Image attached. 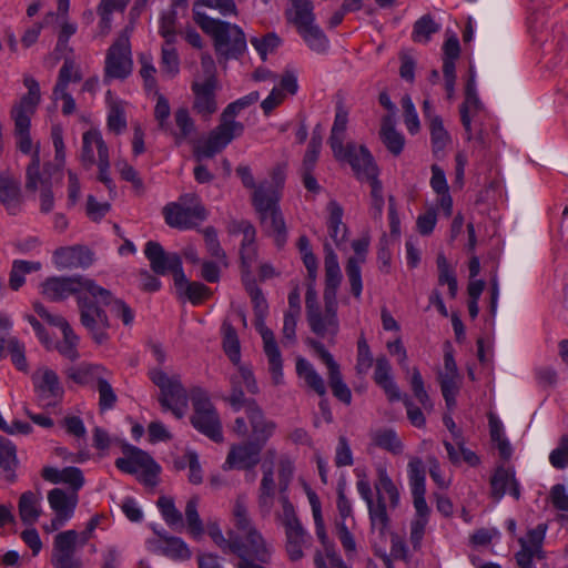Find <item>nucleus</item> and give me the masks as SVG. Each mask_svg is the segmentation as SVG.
I'll return each instance as SVG.
<instances>
[{"mask_svg": "<svg viewBox=\"0 0 568 568\" xmlns=\"http://www.w3.org/2000/svg\"><path fill=\"white\" fill-rule=\"evenodd\" d=\"M357 491L367 504L371 532L377 535L379 541H385L390 528L386 499H388V507L390 509L397 508L399 505V491L384 467L377 468V480L374 484L376 490L375 499L366 474L357 473Z\"/></svg>", "mask_w": 568, "mask_h": 568, "instance_id": "f257e3e1", "label": "nucleus"}, {"mask_svg": "<svg viewBox=\"0 0 568 568\" xmlns=\"http://www.w3.org/2000/svg\"><path fill=\"white\" fill-rule=\"evenodd\" d=\"M209 535L223 552L236 555V568H265L272 560V548L258 531H251L247 542L235 531H229L225 538L217 525L209 526Z\"/></svg>", "mask_w": 568, "mask_h": 568, "instance_id": "f03ea898", "label": "nucleus"}, {"mask_svg": "<svg viewBox=\"0 0 568 568\" xmlns=\"http://www.w3.org/2000/svg\"><path fill=\"white\" fill-rule=\"evenodd\" d=\"M195 23L209 34L214 42V49L219 58L239 59L246 50L244 31L236 24L213 19L207 14L194 11Z\"/></svg>", "mask_w": 568, "mask_h": 568, "instance_id": "7ed1b4c3", "label": "nucleus"}, {"mask_svg": "<svg viewBox=\"0 0 568 568\" xmlns=\"http://www.w3.org/2000/svg\"><path fill=\"white\" fill-rule=\"evenodd\" d=\"M42 294L51 302H61L73 295L79 304V296L90 295L92 298L108 301L111 291L98 285L93 280L82 275L52 276L42 283Z\"/></svg>", "mask_w": 568, "mask_h": 568, "instance_id": "20e7f679", "label": "nucleus"}, {"mask_svg": "<svg viewBox=\"0 0 568 568\" xmlns=\"http://www.w3.org/2000/svg\"><path fill=\"white\" fill-rule=\"evenodd\" d=\"M104 516L97 514L88 521L85 529L78 532L69 529L57 534L53 538L50 562L53 568H82L81 558L77 555L78 541L83 546L91 538Z\"/></svg>", "mask_w": 568, "mask_h": 568, "instance_id": "39448f33", "label": "nucleus"}, {"mask_svg": "<svg viewBox=\"0 0 568 568\" xmlns=\"http://www.w3.org/2000/svg\"><path fill=\"white\" fill-rule=\"evenodd\" d=\"M151 382L159 387L158 400L164 412H171L181 419L187 409L189 395L179 375L169 376L160 367H153L148 373Z\"/></svg>", "mask_w": 568, "mask_h": 568, "instance_id": "423d86ee", "label": "nucleus"}, {"mask_svg": "<svg viewBox=\"0 0 568 568\" xmlns=\"http://www.w3.org/2000/svg\"><path fill=\"white\" fill-rule=\"evenodd\" d=\"M251 301L254 310L255 327L263 339L264 352L268 359L272 381L275 385H280L283 382V362L275 335L273 331L265 325V317L268 310L266 298L262 292L251 297Z\"/></svg>", "mask_w": 568, "mask_h": 568, "instance_id": "0eeeda50", "label": "nucleus"}, {"mask_svg": "<svg viewBox=\"0 0 568 568\" xmlns=\"http://www.w3.org/2000/svg\"><path fill=\"white\" fill-rule=\"evenodd\" d=\"M190 396L194 409L191 416L192 426L211 440L222 443V423L207 393L201 387H194L191 389Z\"/></svg>", "mask_w": 568, "mask_h": 568, "instance_id": "6e6552de", "label": "nucleus"}, {"mask_svg": "<svg viewBox=\"0 0 568 568\" xmlns=\"http://www.w3.org/2000/svg\"><path fill=\"white\" fill-rule=\"evenodd\" d=\"M201 67L205 78L203 81L195 80L191 84L194 95L192 109L202 118L207 119L217 111L216 91L219 80L215 63L211 57H203Z\"/></svg>", "mask_w": 568, "mask_h": 568, "instance_id": "1a4fd4ad", "label": "nucleus"}, {"mask_svg": "<svg viewBox=\"0 0 568 568\" xmlns=\"http://www.w3.org/2000/svg\"><path fill=\"white\" fill-rule=\"evenodd\" d=\"M277 195L264 199L262 194L252 195V205L256 211L262 231L272 236L277 247H283L287 240V230Z\"/></svg>", "mask_w": 568, "mask_h": 568, "instance_id": "9d476101", "label": "nucleus"}, {"mask_svg": "<svg viewBox=\"0 0 568 568\" xmlns=\"http://www.w3.org/2000/svg\"><path fill=\"white\" fill-rule=\"evenodd\" d=\"M308 501L312 507L315 531L323 546V551L316 550L314 564L316 568H349L336 552L335 546L329 541L325 530V524L322 515L321 501L316 493L307 491Z\"/></svg>", "mask_w": 568, "mask_h": 568, "instance_id": "9b49d317", "label": "nucleus"}, {"mask_svg": "<svg viewBox=\"0 0 568 568\" xmlns=\"http://www.w3.org/2000/svg\"><path fill=\"white\" fill-rule=\"evenodd\" d=\"M100 301L92 298L90 295L85 297L79 296L80 322L87 328L92 339L101 345L109 339L108 328L110 321L106 312L99 305Z\"/></svg>", "mask_w": 568, "mask_h": 568, "instance_id": "f8f14e48", "label": "nucleus"}, {"mask_svg": "<svg viewBox=\"0 0 568 568\" xmlns=\"http://www.w3.org/2000/svg\"><path fill=\"white\" fill-rule=\"evenodd\" d=\"M244 125L237 121L222 120V123L213 129L207 139L195 146L194 156L197 161L212 159L225 149L234 138L242 135Z\"/></svg>", "mask_w": 568, "mask_h": 568, "instance_id": "ddd939ff", "label": "nucleus"}, {"mask_svg": "<svg viewBox=\"0 0 568 568\" xmlns=\"http://www.w3.org/2000/svg\"><path fill=\"white\" fill-rule=\"evenodd\" d=\"M144 254L156 275L163 276L171 273L174 282L184 281L182 260L178 253L165 252L159 242L149 241L144 246Z\"/></svg>", "mask_w": 568, "mask_h": 568, "instance_id": "4468645a", "label": "nucleus"}, {"mask_svg": "<svg viewBox=\"0 0 568 568\" xmlns=\"http://www.w3.org/2000/svg\"><path fill=\"white\" fill-rule=\"evenodd\" d=\"M131 45L128 30L109 48L105 59V77L125 79L132 71Z\"/></svg>", "mask_w": 568, "mask_h": 568, "instance_id": "2eb2a0df", "label": "nucleus"}, {"mask_svg": "<svg viewBox=\"0 0 568 568\" xmlns=\"http://www.w3.org/2000/svg\"><path fill=\"white\" fill-rule=\"evenodd\" d=\"M333 155L337 161L348 163L356 178L362 181L378 170L368 149L355 142L342 145L341 152Z\"/></svg>", "mask_w": 568, "mask_h": 568, "instance_id": "dca6fc26", "label": "nucleus"}, {"mask_svg": "<svg viewBox=\"0 0 568 568\" xmlns=\"http://www.w3.org/2000/svg\"><path fill=\"white\" fill-rule=\"evenodd\" d=\"M306 344L317 354L322 362L328 369V383L332 388L333 395L346 405L352 402V393L348 386L343 382L339 365L335 362L332 354L324 347V345L308 337Z\"/></svg>", "mask_w": 568, "mask_h": 568, "instance_id": "f3484780", "label": "nucleus"}, {"mask_svg": "<svg viewBox=\"0 0 568 568\" xmlns=\"http://www.w3.org/2000/svg\"><path fill=\"white\" fill-rule=\"evenodd\" d=\"M206 210L201 203L184 206L181 203H169L163 207L165 223L175 229L187 230L196 225L197 221L206 219Z\"/></svg>", "mask_w": 568, "mask_h": 568, "instance_id": "a211bd4d", "label": "nucleus"}, {"mask_svg": "<svg viewBox=\"0 0 568 568\" xmlns=\"http://www.w3.org/2000/svg\"><path fill=\"white\" fill-rule=\"evenodd\" d=\"M264 447L247 440L233 445L227 454L224 469H252L260 463V455Z\"/></svg>", "mask_w": 568, "mask_h": 568, "instance_id": "6ab92c4d", "label": "nucleus"}, {"mask_svg": "<svg viewBox=\"0 0 568 568\" xmlns=\"http://www.w3.org/2000/svg\"><path fill=\"white\" fill-rule=\"evenodd\" d=\"M245 414L251 425L252 439L264 447L276 429V423L267 419L255 400L247 402Z\"/></svg>", "mask_w": 568, "mask_h": 568, "instance_id": "aec40b11", "label": "nucleus"}, {"mask_svg": "<svg viewBox=\"0 0 568 568\" xmlns=\"http://www.w3.org/2000/svg\"><path fill=\"white\" fill-rule=\"evenodd\" d=\"M53 257L59 268H85L93 263V253L82 245L59 247Z\"/></svg>", "mask_w": 568, "mask_h": 568, "instance_id": "412c9836", "label": "nucleus"}, {"mask_svg": "<svg viewBox=\"0 0 568 568\" xmlns=\"http://www.w3.org/2000/svg\"><path fill=\"white\" fill-rule=\"evenodd\" d=\"M123 453L130 455L136 468L142 470L141 480L145 485L155 486L158 484L161 467L146 452L132 445H124Z\"/></svg>", "mask_w": 568, "mask_h": 568, "instance_id": "4be33fe9", "label": "nucleus"}, {"mask_svg": "<svg viewBox=\"0 0 568 568\" xmlns=\"http://www.w3.org/2000/svg\"><path fill=\"white\" fill-rule=\"evenodd\" d=\"M32 381L36 392L42 399L62 397L63 388L54 371L47 367L39 368L33 373Z\"/></svg>", "mask_w": 568, "mask_h": 568, "instance_id": "5701e85b", "label": "nucleus"}, {"mask_svg": "<svg viewBox=\"0 0 568 568\" xmlns=\"http://www.w3.org/2000/svg\"><path fill=\"white\" fill-rule=\"evenodd\" d=\"M390 372L392 366L386 356H378L375 362V371L373 376L374 382L385 392L387 398L390 402L400 400V390L396 383L393 381Z\"/></svg>", "mask_w": 568, "mask_h": 568, "instance_id": "b1692460", "label": "nucleus"}, {"mask_svg": "<svg viewBox=\"0 0 568 568\" xmlns=\"http://www.w3.org/2000/svg\"><path fill=\"white\" fill-rule=\"evenodd\" d=\"M263 477L258 488L257 505L262 516H268L274 505L276 484L272 466L262 465Z\"/></svg>", "mask_w": 568, "mask_h": 568, "instance_id": "393cba45", "label": "nucleus"}, {"mask_svg": "<svg viewBox=\"0 0 568 568\" xmlns=\"http://www.w3.org/2000/svg\"><path fill=\"white\" fill-rule=\"evenodd\" d=\"M0 202L11 214H16L20 205V182L9 172L0 174Z\"/></svg>", "mask_w": 568, "mask_h": 568, "instance_id": "a878e982", "label": "nucleus"}, {"mask_svg": "<svg viewBox=\"0 0 568 568\" xmlns=\"http://www.w3.org/2000/svg\"><path fill=\"white\" fill-rule=\"evenodd\" d=\"M325 288L324 293H337L343 275L338 258L331 244H324Z\"/></svg>", "mask_w": 568, "mask_h": 568, "instance_id": "bb28decb", "label": "nucleus"}, {"mask_svg": "<svg viewBox=\"0 0 568 568\" xmlns=\"http://www.w3.org/2000/svg\"><path fill=\"white\" fill-rule=\"evenodd\" d=\"M379 136L387 150L395 156H398L404 149L405 138L396 131L393 114H387L382 119Z\"/></svg>", "mask_w": 568, "mask_h": 568, "instance_id": "cd10ccee", "label": "nucleus"}, {"mask_svg": "<svg viewBox=\"0 0 568 568\" xmlns=\"http://www.w3.org/2000/svg\"><path fill=\"white\" fill-rule=\"evenodd\" d=\"M286 179V164L278 163L271 171V181H262L252 193V195L262 194L264 199L277 195V200L282 197V191Z\"/></svg>", "mask_w": 568, "mask_h": 568, "instance_id": "c85d7f7f", "label": "nucleus"}, {"mask_svg": "<svg viewBox=\"0 0 568 568\" xmlns=\"http://www.w3.org/2000/svg\"><path fill=\"white\" fill-rule=\"evenodd\" d=\"M48 501L55 515H61L63 518H71L78 505V494H68L61 488H54L49 491Z\"/></svg>", "mask_w": 568, "mask_h": 568, "instance_id": "c756f323", "label": "nucleus"}, {"mask_svg": "<svg viewBox=\"0 0 568 568\" xmlns=\"http://www.w3.org/2000/svg\"><path fill=\"white\" fill-rule=\"evenodd\" d=\"M17 466L16 446L9 439L0 436V475L8 481H14Z\"/></svg>", "mask_w": 568, "mask_h": 568, "instance_id": "7c9ffc66", "label": "nucleus"}, {"mask_svg": "<svg viewBox=\"0 0 568 568\" xmlns=\"http://www.w3.org/2000/svg\"><path fill=\"white\" fill-rule=\"evenodd\" d=\"M285 549L290 560L297 561L303 558V547L307 541V532L302 524L285 528Z\"/></svg>", "mask_w": 568, "mask_h": 568, "instance_id": "2f4dec72", "label": "nucleus"}, {"mask_svg": "<svg viewBox=\"0 0 568 568\" xmlns=\"http://www.w3.org/2000/svg\"><path fill=\"white\" fill-rule=\"evenodd\" d=\"M291 8L285 12L288 22L296 29L315 21L314 7L311 0H290Z\"/></svg>", "mask_w": 568, "mask_h": 568, "instance_id": "473e14b6", "label": "nucleus"}, {"mask_svg": "<svg viewBox=\"0 0 568 568\" xmlns=\"http://www.w3.org/2000/svg\"><path fill=\"white\" fill-rule=\"evenodd\" d=\"M337 293H324L325 313L321 314L322 332L315 333L321 337H325L327 334L336 335L338 331L337 320Z\"/></svg>", "mask_w": 568, "mask_h": 568, "instance_id": "72a5a7b5", "label": "nucleus"}, {"mask_svg": "<svg viewBox=\"0 0 568 568\" xmlns=\"http://www.w3.org/2000/svg\"><path fill=\"white\" fill-rule=\"evenodd\" d=\"M307 47L317 53H324L329 47V41L324 31L314 22L296 29Z\"/></svg>", "mask_w": 568, "mask_h": 568, "instance_id": "f704fd0d", "label": "nucleus"}, {"mask_svg": "<svg viewBox=\"0 0 568 568\" xmlns=\"http://www.w3.org/2000/svg\"><path fill=\"white\" fill-rule=\"evenodd\" d=\"M327 209L329 211L327 221L328 233L334 243L339 246L345 242L347 234V227L342 221L344 211L336 201H331Z\"/></svg>", "mask_w": 568, "mask_h": 568, "instance_id": "c9c22d12", "label": "nucleus"}, {"mask_svg": "<svg viewBox=\"0 0 568 568\" xmlns=\"http://www.w3.org/2000/svg\"><path fill=\"white\" fill-rule=\"evenodd\" d=\"M239 231L243 233V241L240 251L242 266L248 270L255 257L254 241L256 231L248 221L244 220L239 223Z\"/></svg>", "mask_w": 568, "mask_h": 568, "instance_id": "e433bc0d", "label": "nucleus"}, {"mask_svg": "<svg viewBox=\"0 0 568 568\" xmlns=\"http://www.w3.org/2000/svg\"><path fill=\"white\" fill-rule=\"evenodd\" d=\"M296 373L303 377L310 388H312L318 396L323 397L326 394V386L322 376L315 371L313 365L305 358H297Z\"/></svg>", "mask_w": 568, "mask_h": 568, "instance_id": "4c0bfd02", "label": "nucleus"}, {"mask_svg": "<svg viewBox=\"0 0 568 568\" xmlns=\"http://www.w3.org/2000/svg\"><path fill=\"white\" fill-rule=\"evenodd\" d=\"M180 295H184L192 304L197 305L212 295V291L201 282H190L184 275V281L174 282Z\"/></svg>", "mask_w": 568, "mask_h": 568, "instance_id": "58836bf2", "label": "nucleus"}, {"mask_svg": "<svg viewBox=\"0 0 568 568\" xmlns=\"http://www.w3.org/2000/svg\"><path fill=\"white\" fill-rule=\"evenodd\" d=\"M505 495L515 500L521 497V485L516 477L514 466L499 467V499Z\"/></svg>", "mask_w": 568, "mask_h": 568, "instance_id": "ea45409f", "label": "nucleus"}, {"mask_svg": "<svg viewBox=\"0 0 568 568\" xmlns=\"http://www.w3.org/2000/svg\"><path fill=\"white\" fill-rule=\"evenodd\" d=\"M23 84L28 89V92L20 99L19 103L16 104L12 109L34 113L41 100L40 85L38 81L31 75L24 77Z\"/></svg>", "mask_w": 568, "mask_h": 568, "instance_id": "a19ab883", "label": "nucleus"}, {"mask_svg": "<svg viewBox=\"0 0 568 568\" xmlns=\"http://www.w3.org/2000/svg\"><path fill=\"white\" fill-rule=\"evenodd\" d=\"M18 507L21 520L24 524H34L40 516V497L28 490L20 496Z\"/></svg>", "mask_w": 568, "mask_h": 568, "instance_id": "79ce46f5", "label": "nucleus"}, {"mask_svg": "<svg viewBox=\"0 0 568 568\" xmlns=\"http://www.w3.org/2000/svg\"><path fill=\"white\" fill-rule=\"evenodd\" d=\"M347 122V111L342 106H337L331 135L328 138V144L333 153L341 152V146L344 145Z\"/></svg>", "mask_w": 568, "mask_h": 568, "instance_id": "37998d69", "label": "nucleus"}, {"mask_svg": "<svg viewBox=\"0 0 568 568\" xmlns=\"http://www.w3.org/2000/svg\"><path fill=\"white\" fill-rule=\"evenodd\" d=\"M373 444L382 449H385L394 455L403 452V444L399 440L396 432L392 428H381L371 434Z\"/></svg>", "mask_w": 568, "mask_h": 568, "instance_id": "c03bdc74", "label": "nucleus"}, {"mask_svg": "<svg viewBox=\"0 0 568 568\" xmlns=\"http://www.w3.org/2000/svg\"><path fill=\"white\" fill-rule=\"evenodd\" d=\"M223 349L233 364H239L241 359V346L236 329L226 321L222 324Z\"/></svg>", "mask_w": 568, "mask_h": 568, "instance_id": "a18cd8bd", "label": "nucleus"}, {"mask_svg": "<svg viewBox=\"0 0 568 568\" xmlns=\"http://www.w3.org/2000/svg\"><path fill=\"white\" fill-rule=\"evenodd\" d=\"M478 104V98L476 95L475 90V81L474 77L470 75V78L467 80L466 87H465V101L462 103L459 108L460 113V121L462 124L467 133V139H470L471 134V123H470V116H469V105L477 106Z\"/></svg>", "mask_w": 568, "mask_h": 568, "instance_id": "49530a36", "label": "nucleus"}, {"mask_svg": "<svg viewBox=\"0 0 568 568\" xmlns=\"http://www.w3.org/2000/svg\"><path fill=\"white\" fill-rule=\"evenodd\" d=\"M104 368L100 365L93 364H81L78 367H71L67 371L68 378L72 379L74 383L80 385H88L93 381L98 382V376H101V373Z\"/></svg>", "mask_w": 568, "mask_h": 568, "instance_id": "de8ad7c7", "label": "nucleus"}, {"mask_svg": "<svg viewBox=\"0 0 568 568\" xmlns=\"http://www.w3.org/2000/svg\"><path fill=\"white\" fill-rule=\"evenodd\" d=\"M408 477L413 498L425 496V467L419 458H413L408 463Z\"/></svg>", "mask_w": 568, "mask_h": 568, "instance_id": "09e8293b", "label": "nucleus"}, {"mask_svg": "<svg viewBox=\"0 0 568 568\" xmlns=\"http://www.w3.org/2000/svg\"><path fill=\"white\" fill-rule=\"evenodd\" d=\"M364 262V257H348L345 265L346 276L351 285V293L357 300H359L363 291L362 264Z\"/></svg>", "mask_w": 568, "mask_h": 568, "instance_id": "8fccbe9b", "label": "nucleus"}, {"mask_svg": "<svg viewBox=\"0 0 568 568\" xmlns=\"http://www.w3.org/2000/svg\"><path fill=\"white\" fill-rule=\"evenodd\" d=\"M306 316L313 333L322 332L321 312L317 304V294L312 283L307 285L305 294Z\"/></svg>", "mask_w": 568, "mask_h": 568, "instance_id": "3c124183", "label": "nucleus"}, {"mask_svg": "<svg viewBox=\"0 0 568 568\" xmlns=\"http://www.w3.org/2000/svg\"><path fill=\"white\" fill-rule=\"evenodd\" d=\"M41 268L40 262H29L16 260L12 263L9 285L13 291H18L24 284V275Z\"/></svg>", "mask_w": 568, "mask_h": 568, "instance_id": "603ef678", "label": "nucleus"}, {"mask_svg": "<svg viewBox=\"0 0 568 568\" xmlns=\"http://www.w3.org/2000/svg\"><path fill=\"white\" fill-rule=\"evenodd\" d=\"M364 180L371 184V215L374 220H381L384 209L383 185L378 180V170Z\"/></svg>", "mask_w": 568, "mask_h": 568, "instance_id": "864d4df0", "label": "nucleus"}, {"mask_svg": "<svg viewBox=\"0 0 568 568\" xmlns=\"http://www.w3.org/2000/svg\"><path fill=\"white\" fill-rule=\"evenodd\" d=\"M439 29V24L434 21L432 16L425 14L414 23L412 39L414 42L427 43L432 34L438 32Z\"/></svg>", "mask_w": 568, "mask_h": 568, "instance_id": "5fc2aeb1", "label": "nucleus"}, {"mask_svg": "<svg viewBox=\"0 0 568 568\" xmlns=\"http://www.w3.org/2000/svg\"><path fill=\"white\" fill-rule=\"evenodd\" d=\"M162 555L173 559H189L191 551L187 545L179 537H164L163 542L159 545Z\"/></svg>", "mask_w": 568, "mask_h": 568, "instance_id": "6e6d98bb", "label": "nucleus"}, {"mask_svg": "<svg viewBox=\"0 0 568 568\" xmlns=\"http://www.w3.org/2000/svg\"><path fill=\"white\" fill-rule=\"evenodd\" d=\"M546 531L547 525L539 524L535 528L530 529L525 538L520 539L521 547L531 549L535 554H537V559H542L545 557L542 544L546 537Z\"/></svg>", "mask_w": 568, "mask_h": 568, "instance_id": "4d7b16f0", "label": "nucleus"}, {"mask_svg": "<svg viewBox=\"0 0 568 568\" xmlns=\"http://www.w3.org/2000/svg\"><path fill=\"white\" fill-rule=\"evenodd\" d=\"M156 505L165 523L173 528L183 527V517L181 511L175 507L174 500L168 496H161Z\"/></svg>", "mask_w": 568, "mask_h": 568, "instance_id": "13d9d810", "label": "nucleus"}, {"mask_svg": "<svg viewBox=\"0 0 568 568\" xmlns=\"http://www.w3.org/2000/svg\"><path fill=\"white\" fill-rule=\"evenodd\" d=\"M161 71L169 78H174L180 72V58L173 44H164L161 49Z\"/></svg>", "mask_w": 568, "mask_h": 568, "instance_id": "bf43d9fd", "label": "nucleus"}, {"mask_svg": "<svg viewBox=\"0 0 568 568\" xmlns=\"http://www.w3.org/2000/svg\"><path fill=\"white\" fill-rule=\"evenodd\" d=\"M175 124L179 128V132H174L176 144H181L183 140L187 139L192 133L195 132V124L193 119L190 116L189 110L180 108L174 113Z\"/></svg>", "mask_w": 568, "mask_h": 568, "instance_id": "052dcab7", "label": "nucleus"}, {"mask_svg": "<svg viewBox=\"0 0 568 568\" xmlns=\"http://www.w3.org/2000/svg\"><path fill=\"white\" fill-rule=\"evenodd\" d=\"M178 7L171 6V8L164 11L160 19L159 33L164 38L166 44H174L176 40V19H178Z\"/></svg>", "mask_w": 568, "mask_h": 568, "instance_id": "680f3d73", "label": "nucleus"}, {"mask_svg": "<svg viewBox=\"0 0 568 568\" xmlns=\"http://www.w3.org/2000/svg\"><path fill=\"white\" fill-rule=\"evenodd\" d=\"M199 498L196 496L190 498L185 506V518L190 534L194 538H199L204 532L203 523L197 511Z\"/></svg>", "mask_w": 568, "mask_h": 568, "instance_id": "e2e57ef3", "label": "nucleus"}, {"mask_svg": "<svg viewBox=\"0 0 568 568\" xmlns=\"http://www.w3.org/2000/svg\"><path fill=\"white\" fill-rule=\"evenodd\" d=\"M430 141L435 152L444 150L450 142V136L444 128L443 120L439 115H434L429 123Z\"/></svg>", "mask_w": 568, "mask_h": 568, "instance_id": "0e129e2a", "label": "nucleus"}, {"mask_svg": "<svg viewBox=\"0 0 568 568\" xmlns=\"http://www.w3.org/2000/svg\"><path fill=\"white\" fill-rule=\"evenodd\" d=\"M80 80V74L77 71H74V62L71 59H65L63 65L59 71L58 81L53 89L54 99H58L59 92L68 90V85L71 81L78 82Z\"/></svg>", "mask_w": 568, "mask_h": 568, "instance_id": "69168bd1", "label": "nucleus"}, {"mask_svg": "<svg viewBox=\"0 0 568 568\" xmlns=\"http://www.w3.org/2000/svg\"><path fill=\"white\" fill-rule=\"evenodd\" d=\"M41 180H47L40 173V152L39 146L34 149L31 155V161L26 171V189L36 192L38 186H41Z\"/></svg>", "mask_w": 568, "mask_h": 568, "instance_id": "338daca9", "label": "nucleus"}, {"mask_svg": "<svg viewBox=\"0 0 568 568\" xmlns=\"http://www.w3.org/2000/svg\"><path fill=\"white\" fill-rule=\"evenodd\" d=\"M437 268H438V283L440 285L447 284L449 295L456 296L457 293V280L453 270H450L447 258L443 253L437 256Z\"/></svg>", "mask_w": 568, "mask_h": 568, "instance_id": "774afa93", "label": "nucleus"}]
</instances>
